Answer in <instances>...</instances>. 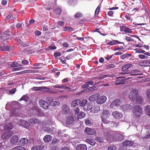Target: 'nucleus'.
Segmentation results:
<instances>
[{
    "label": "nucleus",
    "mask_w": 150,
    "mask_h": 150,
    "mask_svg": "<svg viewBox=\"0 0 150 150\" xmlns=\"http://www.w3.org/2000/svg\"><path fill=\"white\" fill-rule=\"evenodd\" d=\"M21 110L18 108H13L10 111L11 117L20 116L21 115Z\"/></svg>",
    "instance_id": "1a4fd4ad"
},
{
    "label": "nucleus",
    "mask_w": 150,
    "mask_h": 150,
    "mask_svg": "<svg viewBox=\"0 0 150 150\" xmlns=\"http://www.w3.org/2000/svg\"><path fill=\"white\" fill-rule=\"evenodd\" d=\"M142 109L141 107L139 105L134 106L133 108V113L135 117H139L141 115Z\"/></svg>",
    "instance_id": "7ed1b4c3"
},
{
    "label": "nucleus",
    "mask_w": 150,
    "mask_h": 150,
    "mask_svg": "<svg viewBox=\"0 0 150 150\" xmlns=\"http://www.w3.org/2000/svg\"><path fill=\"white\" fill-rule=\"evenodd\" d=\"M53 87L54 88H59L62 89L63 88V85L59 86V85H56L53 86Z\"/></svg>",
    "instance_id": "bf43d9fd"
},
{
    "label": "nucleus",
    "mask_w": 150,
    "mask_h": 150,
    "mask_svg": "<svg viewBox=\"0 0 150 150\" xmlns=\"http://www.w3.org/2000/svg\"><path fill=\"white\" fill-rule=\"evenodd\" d=\"M75 0H69L68 1V3L70 5H74V3L76 2Z\"/></svg>",
    "instance_id": "4d7b16f0"
},
{
    "label": "nucleus",
    "mask_w": 150,
    "mask_h": 150,
    "mask_svg": "<svg viewBox=\"0 0 150 150\" xmlns=\"http://www.w3.org/2000/svg\"><path fill=\"white\" fill-rule=\"evenodd\" d=\"M140 72L139 70H137V69H135L133 70L132 74H130L129 76H137L140 74H133V73H138Z\"/></svg>",
    "instance_id": "ea45409f"
},
{
    "label": "nucleus",
    "mask_w": 150,
    "mask_h": 150,
    "mask_svg": "<svg viewBox=\"0 0 150 150\" xmlns=\"http://www.w3.org/2000/svg\"><path fill=\"white\" fill-rule=\"evenodd\" d=\"M122 144L123 146H133L134 143L133 142L128 140L123 142Z\"/></svg>",
    "instance_id": "4be33fe9"
},
{
    "label": "nucleus",
    "mask_w": 150,
    "mask_h": 150,
    "mask_svg": "<svg viewBox=\"0 0 150 150\" xmlns=\"http://www.w3.org/2000/svg\"><path fill=\"white\" fill-rule=\"evenodd\" d=\"M136 52L138 53H143L145 52V51L140 48L136 49Z\"/></svg>",
    "instance_id": "603ef678"
},
{
    "label": "nucleus",
    "mask_w": 150,
    "mask_h": 150,
    "mask_svg": "<svg viewBox=\"0 0 150 150\" xmlns=\"http://www.w3.org/2000/svg\"><path fill=\"white\" fill-rule=\"evenodd\" d=\"M89 87V85L88 84V83L87 82H86L85 84L83 85L82 86V87L83 88H86Z\"/></svg>",
    "instance_id": "338daca9"
},
{
    "label": "nucleus",
    "mask_w": 150,
    "mask_h": 150,
    "mask_svg": "<svg viewBox=\"0 0 150 150\" xmlns=\"http://www.w3.org/2000/svg\"><path fill=\"white\" fill-rule=\"evenodd\" d=\"M63 30L64 31H74V29L73 28L69 26H65Z\"/></svg>",
    "instance_id": "58836bf2"
},
{
    "label": "nucleus",
    "mask_w": 150,
    "mask_h": 150,
    "mask_svg": "<svg viewBox=\"0 0 150 150\" xmlns=\"http://www.w3.org/2000/svg\"><path fill=\"white\" fill-rule=\"evenodd\" d=\"M35 91H47L49 89L45 86L37 87H34L32 88Z\"/></svg>",
    "instance_id": "b1692460"
},
{
    "label": "nucleus",
    "mask_w": 150,
    "mask_h": 150,
    "mask_svg": "<svg viewBox=\"0 0 150 150\" xmlns=\"http://www.w3.org/2000/svg\"><path fill=\"white\" fill-rule=\"evenodd\" d=\"M18 140V137L16 135L12 136L11 138V143L13 145H16L17 143Z\"/></svg>",
    "instance_id": "dca6fc26"
},
{
    "label": "nucleus",
    "mask_w": 150,
    "mask_h": 150,
    "mask_svg": "<svg viewBox=\"0 0 150 150\" xmlns=\"http://www.w3.org/2000/svg\"><path fill=\"white\" fill-rule=\"evenodd\" d=\"M76 149L77 150H86L87 148L85 144H80L76 146Z\"/></svg>",
    "instance_id": "bb28decb"
},
{
    "label": "nucleus",
    "mask_w": 150,
    "mask_h": 150,
    "mask_svg": "<svg viewBox=\"0 0 150 150\" xmlns=\"http://www.w3.org/2000/svg\"><path fill=\"white\" fill-rule=\"evenodd\" d=\"M139 65L142 66H149L150 61L147 60H143L139 63Z\"/></svg>",
    "instance_id": "a878e982"
},
{
    "label": "nucleus",
    "mask_w": 150,
    "mask_h": 150,
    "mask_svg": "<svg viewBox=\"0 0 150 150\" xmlns=\"http://www.w3.org/2000/svg\"><path fill=\"white\" fill-rule=\"evenodd\" d=\"M108 76V75H101L99 77H97L96 78L98 79H101Z\"/></svg>",
    "instance_id": "09e8293b"
},
{
    "label": "nucleus",
    "mask_w": 150,
    "mask_h": 150,
    "mask_svg": "<svg viewBox=\"0 0 150 150\" xmlns=\"http://www.w3.org/2000/svg\"><path fill=\"white\" fill-rule=\"evenodd\" d=\"M82 14L80 12H77L75 15L74 17L76 18H79L82 16Z\"/></svg>",
    "instance_id": "3c124183"
},
{
    "label": "nucleus",
    "mask_w": 150,
    "mask_h": 150,
    "mask_svg": "<svg viewBox=\"0 0 150 150\" xmlns=\"http://www.w3.org/2000/svg\"><path fill=\"white\" fill-rule=\"evenodd\" d=\"M106 67L108 69H111L114 68L115 66L113 64H109L107 65Z\"/></svg>",
    "instance_id": "6e6d98bb"
},
{
    "label": "nucleus",
    "mask_w": 150,
    "mask_h": 150,
    "mask_svg": "<svg viewBox=\"0 0 150 150\" xmlns=\"http://www.w3.org/2000/svg\"><path fill=\"white\" fill-rule=\"evenodd\" d=\"M40 121L37 119L33 118L30 119V123L32 124H38L40 123Z\"/></svg>",
    "instance_id": "f704fd0d"
},
{
    "label": "nucleus",
    "mask_w": 150,
    "mask_h": 150,
    "mask_svg": "<svg viewBox=\"0 0 150 150\" xmlns=\"http://www.w3.org/2000/svg\"><path fill=\"white\" fill-rule=\"evenodd\" d=\"M113 55H106L105 58L106 59H107V60H109L112 58V57Z\"/></svg>",
    "instance_id": "13d9d810"
},
{
    "label": "nucleus",
    "mask_w": 150,
    "mask_h": 150,
    "mask_svg": "<svg viewBox=\"0 0 150 150\" xmlns=\"http://www.w3.org/2000/svg\"><path fill=\"white\" fill-rule=\"evenodd\" d=\"M61 12V9L60 8H57L55 10L54 12L58 15H59Z\"/></svg>",
    "instance_id": "de8ad7c7"
},
{
    "label": "nucleus",
    "mask_w": 150,
    "mask_h": 150,
    "mask_svg": "<svg viewBox=\"0 0 150 150\" xmlns=\"http://www.w3.org/2000/svg\"><path fill=\"white\" fill-rule=\"evenodd\" d=\"M87 101L86 100H82L81 103L80 102V106H83L84 107L85 105L87 103Z\"/></svg>",
    "instance_id": "c03bdc74"
},
{
    "label": "nucleus",
    "mask_w": 150,
    "mask_h": 150,
    "mask_svg": "<svg viewBox=\"0 0 150 150\" xmlns=\"http://www.w3.org/2000/svg\"><path fill=\"white\" fill-rule=\"evenodd\" d=\"M11 33L9 30L5 31L4 32L3 35L1 36V39L4 40H7V38H6L8 36H9L11 35Z\"/></svg>",
    "instance_id": "6ab92c4d"
},
{
    "label": "nucleus",
    "mask_w": 150,
    "mask_h": 150,
    "mask_svg": "<svg viewBox=\"0 0 150 150\" xmlns=\"http://www.w3.org/2000/svg\"><path fill=\"white\" fill-rule=\"evenodd\" d=\"M86 141L93 146H94L95 144L93 140L89 139H86Z\"/></svg>",
    "instance_id": "a19ab883"
},
{
    "label": "nucleus",
    "mask_w": 150,
    "mask_h": 150,
    "mask_svg": "<svg viewBox=\"0 0 150 150\" xmlns=\"http://www.w3.org/2000/svg\"><path fill=\"white\" fill-rule=\"evenodd\" d=\"M106 44L107 45L110 46L115 45L119 44H123L124 45L123 42H120L118 40H108L106 42Z\"/></svg>",
    "instance_id": "f8f14e48"
},
{
    "label": "nucleus",
    "mask_w": 150,
    "mask_h": 150,
    "mask_svg": "<svg viewBox=\"0 0 150 150\" xmlns=\"http://www.w3.org/2000/svg\"><path fill=\"white\" fill-rule=\"evenodd\" d=\"M44 147L42 145L34 146L32 147L31 150H41Z\"/></svg>",
    "instance_id": "c756f323"
},
{
    "label": "nucleus",
    "mask_w": 150,
    "mask_h": 150,
    "mask_svg": "<svg viewBox=\"0 0 150 150\" xmlns=\"http://www.w3.org/2000/svg\"><path fill=\"white\" fill-rule=\"evenodd\" d=\"M29 62L27 60H23L22 61V63L24 64L27 65Z\"/></svg>",
    "instance_id": "774afa93"
},
{
    "label": "nucleus",
    "mask_w": 150,
    "mask_h": 150,
    "mask_svg": "<svg viewBox=\"0 0 150 150\" xmlns=\"http://www.w3.org/2000/svg\"><path fill=\"white\" fill-rule=\"evenodd\" d=\"M121 102L119 99H116L113 101L110 105V107L112 108L116 109L120 105Z\"/></svg>",
    "instance_id": "9d476101"
},
{
    "label": "nucleus",
    "mask_w": 150,
    "mask_h": 150,
    "mask_svg": "<svg viewBox=\"0 0 150 150\" xmlns=\"http://www.w3.org/2000/svg\"><path fill=\"white\" fill-rule=\"evenodd\" d=\"M59 142V140L56 139H54L51 142L50 144L54 145L56 144Z\"/></svg>",
    "instance_id": "8fccbe9b"
},
{
    "label": "nucleus",
    "mask_w": 150,
    "mask_h": 150,
    "mask_svg": "<svg viewBox=\"0 0 150 150\" xmlns=\"http://www.w3.org/2000/svg\"><path fill=\"white\" fill-rule=\"evenodd\" d=\"M86 125L88 126L91 125L93 124V122L89 119H86L85 121Z\"/></svg>",
    "instance_id": "79ce46f5"
},
{
    "label": "nucleus",
    "mask_w": 150,
    "mask_h": 150,
    "mask_svg": "<svg viewBox=\"0 0 150 150\" xmlns=\"http://www.w3.org/2000/svg\"><path fill=\"white\" fill-rule=\"evenodd\" d=\"M62 112L64 114H67L70 111L69 106L67 105H64L61 107Z\"/></svg>",
    "instance_id": "2eb2a0df"
},
{
    "label": "nucleus",
    "mask_w": 150,
    "mask_h": 150,
    "mask_svg": "<svg viewBox=\"0 0 150 150\" xmlns=\"http://www.w3.org/2000/svg\"><path fill=\"white\" fill-rule=\"evenodd\" d=\"M32 110V112L34 115H36L40 117L43 116L44 115L43 112L36 106H34Z\"/></svg>",
    "instance_id": "0eeeda50"
},
{
    "label": "nucleus",
    "mask_w": 150,
    "mask_h": 150,
    "mask_svg": "<svg viewBox=\"0 0 150 150\" xmlns=\"http://www.w3.org/2000/svg\"><path fill=\"white\" fill-rule=\"evenodd\" d=\"M137 103L138 104H141L143 103V99L142 97L140 96H138L135 99Z\"/></svg>",
    "instance_id": "2f4dec72"
},
{
    "label": "nucleus",
    "mask_w": 150,
    "mask_h": 150,
    "mask_svg": "<svg viewBox=\"0 0 150 150\" xmlns=\"http://www.w3.org/2000/svg\"><path fill=\"white\" fill-rule=\"evenodd\" d=\"M138 94V92L137 91L136 89H133L130 91L129 94V97L131 101H134L136 99Z\"/></svg>",
    "instance_id": "39448f33"
},
{
    "label": "nucleus",
    "mask_w": 150,
    "mask_h": 150,
    "mask_svg": "<svg viewBox=\"0 0 150 150\" xmlns=\"http://www.w3.org/2000/svg\"><path fill=\"white\" fill-rule=\"evenodd\" d=\"M110 115L109 111L107 110H103V112L102 115H101L102 120L103 122L104 123H108V122L105 119L109 117Z\"/></svg>",
    "instance_id": "6e6552de"
},
{
    "label": "nucleus",
    "mask_w": 150,
    "mask_h": 150,
    "mask_svg": "<svg viewBox=\"0 0 150 150\" xmlns=\"http://www.w3.org/2000/svg\"><path fill=\"white\" fill-rule=\"evenodd\" d=\"M132 108V106L128 104L123 105L121 106V108L123 111L127 112V111L131 110Z\"/></svg>",
    "instance_id": "5701e85b"
},
{
    "label": "nucleus",
    "mask_w": 150,
    "mask_h": 150,
    "mask_svg": "<svg viewBox=\"0 0 150 150\" xmlns=\"http://www.w3.org/2000/svg\"><path fill=\"white\" fill-rule=\"evenodd\" d=\"M91 109V112L92 113H98L100 110V108L98 105H94Z\"/></svg>",
    "instance_id": "393cba45"
},
{
    "label": "nucleus",
    "mask_w": 150,
    "mask_h": 150,
    "mask_svg": "<svg viewBox=\"0 0 150 150\" xmlns=\"http://www.w3.org/2000/svg\"><path fill=\"white\" fill-rule=\"evenodd\" d=\"M74 112L76 115H77L79 113V109L78 108H76L74 109Z\"/></svg>",
    "instance_id": "69168bd1"
},
{
    "label": "nucleus",
    "mask_w": 150,
    "mask_h": 150,
    "mask_svg": "<svg viewBox=\"0 0 150 150\" xmlns=\"http://www.w3.org/2000/svg\"><path fill=\"white\" fill-rule=\"evenodd\" d=\"M129 55L127 54H125L120 56V58L122 59H124L126 58Z\"/></svg>",
    "instance_id": "0e129e2a"
},
{
    "label": "nucleus",
    "mask_w": 150,
    "mask_h": 150,
    "mask_svg": "<svg viewBox=\"0 0 150 150\" xmlns=\"http://www.w3.org/2000/svg\"><path fill=\"white\" fill-rule=\"evenodd\" d=\"M50 105L53 106L55 107L59 106L60 104L59 102L57 101H51L50 103Z\"/></svg>",
    "instance_id": "72a5a7b5"
},
{
    "label": "nucleus",
    "mask_w": 150,
    "mask_h": 150,
    "mask_svg": "<svg viewBox=\"0 0 150 150\" xmlns=\"http://www.w3.org/2000/svg\"><path fill=\"white\" fill-rule=\"evenodd\" d=\"M85 114L83 112H81L77 115V117L79 119L85 117Z\"/></svg>",
    "instance_id": "4c0bfd02"
},
{
    "label": "nucleus",
    "mask_w": 150,
    "mask_h": 150,
    "mask_svg": "<svg viewBox=\"0 0 150 150\" xmlns=\"http://www.w3.org/2000/svg\"><path fill=\"white\" fill-rule=\"evenodd\" d=\"M103 132L105 139L109 142L121 141L124 139L123 135L120 132H116L106 129L104 130Z\"/></svg>",
    "instance_id": "f257e3e1"
},
{
    "label": "nucleus",
    "mask_w": 150,
    "mask_h": 150,
    "mask_svg": "<svg viewBox=\"0 0 150 150\" xmlns=\"http://www.w3.org/2000/svg\"><path fill=\"white\" fill-rule=\"evenodd\" d=\"M12 150H25V149L21 146H16Z\"/></svg>",
    "instance_id": "37998d69"
},
{
    "label": "nucleus",
    "mask_w": 150,
    "mask_h": 150,
    "mask_svg": "<svg viewBox=\"0 0 150 150\" xmlns=\"http://www.w3.org/2000/svg\"><path fill=\"white\" fill-rule=\"evenodd\" d=\"M117 78L119 79L116 80V81L115 84L116 85L125 84V80L129 79L131 78V77H129L126 78L125 76H122V77H117Z\"/></svg>",
    "instance_id": "423d86ee"
},
{
    "label": "nucleus",
    "mask_w": 150,
    "mask_h": 150,
    "mask_svg": "<svg viewBox=\"0 0 150 150\" xmlns=\"http://www.w3.org/2000/svg\"><path fill=\"white\" fill-rule=\"evenodd\" d=\"M74 122V119L73 116H70L68 117L66 120V125H69L73 124Z\"/></svg>",
    "instance_id": "412c9836"
},
{
    "label": "nucleus",
    "mask_w": 150,
    "mask_h": 150,
    "mask_svg": "<svg viewBox=\"0 0 150 150\" xmlns=\"http://www.w3.org/2000/svg\"><path fill=\"white\" fill-rule=\"evenodd\" d=\"M150 134L149 132L146 131L144 133H143L142 137L143 139H146L149 137Z\"/></svg>",
    "instance_id": "e433bc0d"
},
{
    "label": "nucleus",
    "mask_w": 150,
    "mask_h": 150,
    "mask_svg": "<svg viewBox=\"0 0 150 150\" xmlns=\"http://www.w3.org/2000/svg\"><path fill=\"white\" fill-rule=\"evenodd\" d=\"M92 108V103H86L83 107V110H88L91 109Z\"/></svg>",
    "instance_id": "473e14b6"
},
{
    "label": "nucleus",
    "mask_w": 150,
    "mask_h": 150,
    "mask_svg": "<svg viewBox=\"0 0 150 150\" xmlns=\"http://www.w3.org/2000/svg\"><path fill=\"white\" fill-rule=\"evenodd\" d=\"M96 139L97 141L100 143L103 142V139L100 137H97L96 138Z\"/></svg>",
    "instance_id": "052dcab7"
},
{
    "label": "nucleus",
    "mask_w": 150,
    "mask_h": 150,
    "mask_svg": "<svg viewBox=\"0 0 150 150\" xmlns=\"http://www.w3.org/2000/svg\"><path fill=\"white\" fill-rule=\"evenodd\" d=\"M39 103L41 106L45 109H47L48 108V104L45 101L40 100L39 101Z\"/></svg>",
    "instance_id": "a211bd4d"
},
{
    "label": "nucleus",
    "mask_w": 150,
    "mask_h": 150,
    "mask_svg": "<svg viewBox=\"0 0 150 150\" xmlns=\"http://www.w3.org/2000/svg\"><path fill=\"white\" fill-rule=\"evenodd\" d=\"M80 100L79 99L74 100L71 103V106L73 107H75L78 106L80 104Z\"/></svg>",
    "instance_id": "c85d7f7f"
},
{
    "label": "nucleus",
    "mask_w": 150,
    "mask_h": 150,
    "mask_svg": "<svg viewBox=\"0 0 150 150\" xmlns=\"http://www.w3.org/2000/svg\"><path fill=\"white\" fill-rule=\"evenodd\" d=\"M107 100V97L106 96H103L98 98V99L96 100V102L98 104H102L104 103Z\"/></svg>",
    "instance_id": "ddd939ff"
},
{
    "label": "nucleus",
    "mask_w": 150,
    "mask_h": 150,
    "mask_svg": "<svg viewBox=\"0 0 150 150\" xmlns=\"http://www.w3.org/2000/svg\"><path fill=\"white\" fill-rule=\"evenodd\" d=\"M100 8V5H99L96 8L95 13V16H97L98 15L99 11Z\"/></svg>",
    "instance_id": "49530a36"
},
{
    "label": "nucleus",
    "mask_w": 150,
    "mask_h": 150,
    "mask_svg": "<svg viewBox=\"0 0 150 150\" xmlns=\"http://www.w3.org/2000/svg\"><path fill=\"white\" fill-rule=\"evenodd\" d=\"M112 114L115 118L117 119H120L123 116L122 114V113L117 111L113 112Z\"/></svg>",
    "instance_id": "f3484780"
},
{
    "label": "nucleus",
    "mask_w": 150,
    "mask_h": 150,
    "mask_svg": "<svg viewBox=\"0 0 150 150\" xmlns=\"http://www.w3.org/2000/svg\"><path fill=\"white\" fill-rule=\"evenodd\" d=\"M18 124L19 125L23 126L25 128H27L30 125V123L27 121L21 120L18 121Z\"/></svg>",
    "instance_id": "9b49d317"
},
{
    "label": "nucleus",
    "mask_w": 150,
    "mask_h": 150,
    "mask_svg": "<svg viewBox=\"0 0 150 150\" xmlns=\"http://www.w3.org/2000/svg\"><path fill=\"white\" fill-rule=\"evenodd\" d=\"M13 125L11 123H7L3 129L4 130L5 132L2 136L3 139H8L13 134V132L11 130L12 129Z\"/></svg>",
    "instance_id": "f03ea898"
},
{
    "label": "nucleus",
    "mask_w": 150,
    "mask_h": 150,
    "mask_svg": "<svg viewBox=\"0 0 150 150\" xmlns=\"http://www.w3.org/2000/svg\"><path fill=\"white\" fill-rule=\"evenodd\" d=\"M63 88H62V89H65L67 91H71V90L70 88L69 87L66 86L65 85H63Z\"/></svg>",
    "instance_id": "680f3d73"
},
{
    "label": "nucleus",
    "mask_w": 150,
    "mask_h": 150,
    "mask_svg": "<svg viewBox=\"0 0 150 150\" xmlns=\"http://www.w3.org/2000/svg\"><path fill=\"white\" fill-rule=\"evenodd\" d=\"M139 58H140L141 59H146L148 58V56H145L144 55H142V54L139 55Z\"/></svg>",
    "instance_id": "864d4df0"
},
{
    "label": "nucleus",
    "mask_w": 150,
    "mask_h": 150,
    "mask_svg": "<svg viewBox=\"0 0 150 150\" xmlns=\"http://www.w3.org/2000/svg\"><path fill=\"white\" fill-rule=\"evenodd\" d=\"M52 139V137L50 135H46L43 138V140L46 142H50L51 140Z\"/></svg>",
    "instance_id": "7c9ffc66"
},
{
    "label": "nucleus",
    "mask_w": 150,
    "mask_h": 150,
    "mask_svg": "<svg viewBox=\"0 0 150 150\" xmlns=\"http://www.w3.org/2000/svg\"><path fill=\"white\" fill-rule=\"evenodd\" d=\"M84 131L86 134L90 135H93L96 132V130L95 129L89 127L85 128Z\"/></svg>",
    "instance_id": "4468645a"
},
{
    "label": "nucleus",
    "mask_w": 150,
    "mask_h": 150,
    "mask_svg": "<svg viewBox=\"0 0 150 150\" xmlns=\"http://www.w3.org/2000/svg\"><path fill=\"white\" fill-rule=\"evenodd\" d=\"M4 50L6 51H8L9 50V47L6 44H4Z\"/></svg>",
    "instance_id": "5fc2aeb1"
},
{
    "label": "nucleus",
    "mask_w": 150,
    "mask_h": 150,
    "mask_svg": "<svg viewBox=\"0 0 150 150\" xmlns=\"http://www.w3.org/2000/svg\"><path fill=\"white\" fill-rule=\"evenodd\" d=\"M99 96L100 95L98 93L94 94L90 97L89 100L93 102L97 100Z\"/></svg>",
    "instance_id": "cd10ccee"
},
{
    "label": "nucleus",
    "mask_w": 150,
    "mask_h": 150,
    "mask_svg": "<svg viewBox=\"0 0 150 150\" xmlns=\"http://www.w3.org/2000/svg\"><path fill=\"white\" fill-rule=\"evenodd\" d=\"M144 110L146 114L150 116V105H147L145 107Z\"/></svg>",
    "instance_id": "c9c22d12"
},
{
    "label": "nucleus",
    "mask_w": 150,
    "mask_h": 150,
    "mask_svg": "<svg viewBox=\"0 0 150 150\" xmlns=\"http://www.w3.org/2000/svg\"><path fill=\"white\" fill-rule=\"evenodd\" d=\"M28 142V139L26 138H21L19 141V144L21 146H24Z\"/></svg>",
    "instance_id": "aec40b11"
},
{
    "label": "nucleus",
    "mask_w": 150,
    "mask_h": 150,
    "mask_svg": "<svg viewBox=\"0 0 150 150\" xmlns=\"http://www.w3.org/2000/svg\"><path fill=\"white\" fill-rule=\"evenodd\" d=\"M96 89V88L94 86H93L92 87H89L88 88V90L90 91L95 90Z\"/></svg>",
    "instance_id": "e2e57ef3"
},
{
    "label": "nucleus",
    "mask_w": 150,
    "mask_h": 150,
    "mask_svg": "<svg viewBox=\"0 0 150 150\" xmlns=\"http://www.w3.org/2000/svg\"><path fill=\"white\" fill-rule=\"evenodd\" d=\"M9 65H10L11 67H16L12 69L13 71H17L20 70L24 69V68L22 67H20L22 66L21 64H18L17 62H10L9 63Z\"/></svg>",
    "instance_id": "20e7f679"
},
{
    "label": "nucleus",
    "mask_w": 150,
    "mask_h": 150,
    "mask_svg": "<svg viewBox=\"0 0 150 150\" xmlns=\"http://www.w3.org/2000/svg\"><path fill=\"white\" fill-rule=\"evenodd\" d=\"M116 148L115 146L111 145L109 146L108 148V150H116Z\"/></svg>",
    "instance_id": "a18cd8bd"
}]
</instances>
